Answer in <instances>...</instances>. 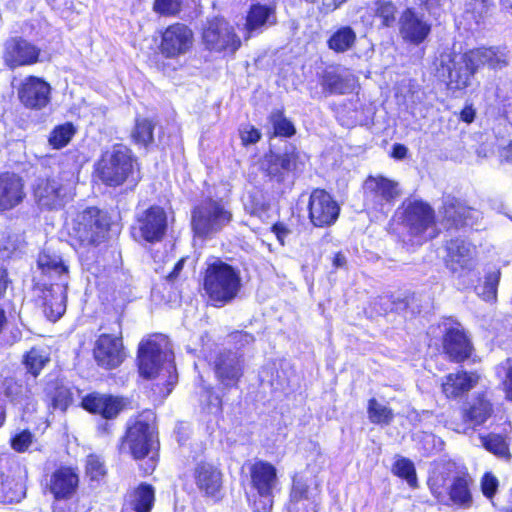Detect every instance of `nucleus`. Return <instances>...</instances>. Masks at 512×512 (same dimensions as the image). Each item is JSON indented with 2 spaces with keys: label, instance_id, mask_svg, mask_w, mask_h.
I'll use <instances>...</instances> for the list:
<instances>
[{
  "label": "nucleus",
  "instance_id": "obj_1",
  "mask_svg": "<svg viewBox=\"0 0 512 512\" xmlns=\"http://www.w3.org/2000/svg\"><path fill=\"white\" fill-rule=\"evenodd\" d=\"M508 65V55L501 48H478L466 53L449 52L441 55L442 75L448 77L450 89L462 90L470 85L471 78L483 66L498 70Z\"/></svg>",
  "mask_w": 512,
  "mask_h": 512
},
{
  "label": "nucleus",
  "instance_id": "obj_2",
  "mask_svg": "<svg viewBox=\"0 0 512 512\" xmlns=\"http://www.w3.org/2000/svg\"><path fill=\"white\" fill-rule=\"evenodd\" d=\"M37 267L43 275L58 280L50 285L44 297L45 315L49 320L57 321L66 310L68 266L57 251L45 248L39 253Z\"/></svg>",
  "mask_w": 512,
  "mask_h": 512
},
{
  "label": "nucleus",
  "instance_id": "obj_3",
  "mask_svg": "<svg viewBox=\"0 0 512 512\" xmlns=\"http://www.w3.org/2000/svg\"><path fill=\"white\" fill-rule=\"evenodd\" d=\"M109 226L107 213L96 207L77 212L67 223L71 245L79 253L89 251L106 239Z\"/></svg>",
  "mask_w": 512,
  "mask_h": 512
},
{
  "label": "nucleus",
  "instance_id": "obj_4",
  "mask_svg": "<svg viewBox=\"0 0 512 512\" xmlns=\"http://www.w3.org/2000/svg\"><path fill=\"white\" fill-rule=\"evenodd\" d=\"M241 287V275L237 268L218 258L207 263L203 288L213 306L222 307L233 301Z\"/></svg>",
  "mask_w": 512,
  "mask_h": 512
},
{
  "label": "nucleus",
  "instance_id": "obj_5",
  "mask_svg": "<svg viewBox=\"0 0 512 512\" xmlns=\"http://www.w3.org/2000/svg\"><path fill=\"white\" fill-rule=\"evenodd\" d=\"M138 366L144 378H154L161 372H165L169 386H173L177 381L175 365L171 355L166 351V340L162 337L156 336L141 342L138 350Z\"/></svg>",
  "mask_w": 512,
  "mask_h": 512
},
{
  "label": "nucleus",
  "instance_id": "obj_6",
  "mask_svg": "<svg viewBox=\"0 0 512 512\" xmlns=\"http://www.w3.org/2000/svg\"><path fill=\"white\" fill-rule=\"evenodd\" d=\"M75 187L74 174L61 172L51 177H39L33 184V196L41 209H61L72 197Z\"/></svg>",
  "mask_w": 512,
  "mask_h": 512
},
{
  "label": "nucleus",
  "instance_id": "obj_7",
  "mask_svg": "<svg viewBox=\"0 0 512 512\" xmlns=\"http://www.w3.org/2000/svg\"><path fill=\"white\" fill-rule=\"evenodd\" d=\"M158 445L155 415L146 410L129 423L122 446L128 448L135 459H142Z\"/></svg>",
  "mask_w": 512,
  "mask_h": 512
},
{
  "label": "nucleus",
  "instance_id": "obj_8",
  "mask_svg": "<svg viewBox=\"0 0 512 512\" xmlns=\"http://www.w3.org/2000/svg\"><path fill=\"white\" fill-rule=\"evenodd\" d=\"M96 174L108 186L122 185L133 171L131 151L122 144H115L103 152L96 164Z\"/></svg>",
  "mask_w": 512,
  "mask_h": 512
},
{
  "label": "nucleus",
  "instance_id": "obj_9",
  "mask_svg": "<svg viewBox=\"0 0 512 512\" xmlns=\"http://www.w3.org/2000/svg\"><path fill=\"white\" fill-rule=\"evenodd\" d=\"M472 483V478L465 473L454 476L447 486L444 478L436 473L428 480L430 491L439 502L462 509H469L473 505Z\"/></svg>",
  "mask_w": 512,
  "mask_h": 512
},
{
  "label": "nucleus",
  "instance_id": "obj_10",
  "mask_svg": "<svg viewBox=\"0 0 512 512\" xmlns=\"http://www.w3.org/2000/svg\"><path fill=\"white\" fill-rule=\"evenodd\" d=\"M252 488L257 492V498L251 501L254 512H271L275 490L278 486L277 469L267 461L254 462L249 469Z\"/></svg>",
  "mask_w": 512,
  "mask_h": 512
},
{
  "label": "nucleus",
  "instance_id": "obj_11",
  "mask_svg": "<svg viewBox=\"0 0 512 512\" xmlns=\"http://www.w3.org/2000/svg\"><path fill=\"white\" fill-rule=\"evenodd\" d=\"M231 220V212L221 202L208 199L192 210L191 226L196 236L204 238L220 232Z\"/></svg>",
  "mask_w": 512,
  "mask_h": 512
},
{
  "label": "nucleus",
  "instance_id": "obj_12",
  "mask_svg": "<svg viewBox=\"0 0 512 512\" xmlns=\"http://www.w3.org/2000/svg\"><path fill=\"white\" fill-rule=\"evenodd\" d=\"M403 207V223L408 229L413 245H420L436 237L434 212L428 204L419 200H409L403 203Z\"/></svg>",
  "mask_w": 512,
  "mask_h": 512
},
{
  "label": "nucleus",
  "instance_id": "obj_13",
  "mask_svg": "<svg viewBox=\"0 0 512 512\" xmlns=\"http://www.w3.org/2000/svg\"><path fill=\"white\" fill-rule=\"evenodd\" d=\"M202 38L206 48L214 52L234 54L241 46V40L233 26L220 17L208 20Z\"/></svg>",
  "mask_w": 512,
  "mask_h": 512
},
{
  "label": "nucleus",
  "instance_id": "obj_14",
  "mask_svg": "<svg viewBox=\"0 0 512 512\" xmlns=\"http://www.w3.org/2000/svg\"><path fill=\"white\" fill-rule=\"evenodd\" d=\"M366 201L372 208L388 213L401 195L398 182L384 176H369L364 182Z\"/></svg>",
  "mask_w": 512,
  "mask_h": 512
},
{
  "label": "nucleus",
  "instance_id": "obj_15",
  "mask_svg": "<svg viewBox=\"0 0 512 512\" xmlns=\"http://www.w3.org/2000/svg\"><path fill=\"white\" fill-rule=\"evenodd\" d=\"M167 229V215L163 208L152 206L137 215L133 236L136 240L155 243L162 240Z\"/></svg>",
  "mask_w": 512,
  "mask_h": 512
},
{
  "label": "nucleus",
  "instance_id": "obj_16",
  "mask_svg": "<svg viewBox=\"0 0 512 512\" xmlns=\"http://www.w3.org/2000/svg\"><path fill=\"white\" fill-rule=\"evenodd\" d=\"M307 209L310 222L319 228L333 225L340 213L338 203L323 189L312 191Z\"/></svg>",
  "mask_w": 512,
  "mask_h": 512
},
{
  "label": "nucleus",
  "instance_id": "obj_17",
  "mask_svg": "<svg viewBox=\"0 0 512 512\" xmlns=\"http://www.w3.org/2000/svg\"><path fill=\"white\" fill-rule=\"evenodd\" d=\"M440 328L444 332V352L449 359L454 362H463L468 359L473 347L462 326L452 320H446Z\"/></svg>",
  "mask_w": 512,
  "mask_h": 512
},
{
  "label": "nucleus",
  "instance_id": "obj_18",
  "mask_svg": "<svg viewBox=\"0 0 512 512\" xmlns=\"http://www.w3.org/2000/svg\"><path fill=\"white\" fill-rule=\"evenodd\" d=\"M26 470L17 462L9 465L6 471L0 472V503H18L26 493Z\"/></svg>",
  "mask_w": 512,
  "mask_h": 512
},
{
  "label": "nucleus",
  "instance_id": "obj_19",
  "mask_svg": "<svg viewBox=\"0 0 512 512\" xmlns=\"http://www.w3.org/2000/svg\"><path fill=\"white\" fill-rule=\"evenodd\" d=\"M51 87L43 79L36 76L26 77L17 89L21 104L31 110H41L50 101Z\"/></svg>",
  "mask_w": 512,
  "mask_h": 512
},
{
  "label": "nucleus",
  "instance_id": "obj_20",
  "mask_svg": "<svg viewBox=\"0 0 512 512\" xmlns=\"http://www.w3.org/2000/svg\"><path fill=\"white\" fill-rule=\"evenodd\" d=\"M93 355L97 364L102 368L118 367L126 357L121 337L101 334L95 341Z\"/></svg>",
  "mask_w": 512,
  "mask_h": 512
},
{
  "label": "nucleus",
  "instance_id": "obj_21",
  "mask_svg": "<svg viewBox=\"0 0 512 512\" xmlns=\"http://www.w3.org/2000/svg\"><path fill=\"white\" fill-rule=\"evenodd\" d=\"M25 181L14 172L0 173V212L11 211L26 198Z\"/></svg>",
  "mask_w": 512,
  "mask_h": 512
},
{
  "label": "nucleus",
  "instance_id": "obj_22",
  "mask_svg": "<svg viewBox=\"0 0 512 512\" xmlns=\"http://www.w3.org/2000/svg\"><path fill=\"white\" fill-rule=\"evenodd\" d=\"M193 33L186 25L177 23L170 25L162 34L161 53L174 58L185 54L192 46Z\"/></svg>",
  "mask_w": 512,
  "mask_h": 512
},
{
  "label": "nucleus",
  "instance_id": "obj_23",
  "mask_svg": "<svg viewBox=\"0 0 512 512\" xmlns=\"http://www.w3.org/2000/svg\"><path fill=\"white\" fill-rule=\"evenodd\" d=\"M214 372L225 388L236 387L243 375L242 360L235 352H222L214 361Z\"/></svg>",
  "mask_w": 512,
  "mask_h": 512
},
{
  "label": "nucleus",
  "instance_id": "obj_24",
  "mask_svg": "<svg viewBox=\"0 0 512 512\" xmlns=\"http://www.w3.org/2000/svg\"><path fill=\"white\" fill-rule=\"evenodd\" d=\"M39 53L40 50L28 41L14 38L5 43L3 59L9 68L15 69L36 63Z\"/></svg>",
  "mask_w": 512,
  "mask_h": 512
},
{
  "label": "nucleus",
  "instance_id": "obj_25",
  "mask_svg": "<svg viewBox=\"0 0 512 512\" xmlns=\"http://www.w3.org/2000/svg\"><path fill=\"white\" fill-rule=\"evenodd\" d=\"M81 405L90 413L98 414L105 419H113L123 409L124 402L119 397L93 392L82 399Z\"/></svg>",
  "mask_w": 512,
  "mask_h": 512
},
{
  "label": "nucleus",
  "instance_id": "obj_26",
  "mask_svg": "<svg viewBox=\"0 0 512 512\" xmlns=\"http://www.w3.org/2000/svg\"><path fill=\"white\" fill-rule=\"evenodd\" d=\"M399 24L402 38L414 45L421 44L431 30L430 24L410 8L402 13Z\"/></svg>",
  "mask_w": 512,
  "mask_h": 512
},
{
  "label": "nucleus",
  "instance_id": "obj_27",
  "mask_svg": "<svg viewBox=\"0 0 512 512\" xmlns=\"http://www.w3.org/2000/svg\"><path fill=\"white\" fill-rule=\"evenodd\" d=\"M78 484L79 476L74 469L60 467L51 474L48 488L56 500H67L75 494Z\"/></svg>",
  "mask_w": 512,
  "mask_h": 512
},
{
  "label": "nucleus",
  "instance_id": "obj_28",
  "mask_svg": "<svg viewBox=\"0 0 512 512\" xmlns=\"http://www.w3.org/2000/svg\"><path fill=\"white\" fill-rule=\"evenodd\" d=\"M276 22L275 4L256 3L251 5L246 17L245 38L249 39L254 32H261L264 28L275 25Z\"/></svg>",
  "mask_w": 512,
  "mask_h": 512
},
{
  "label": "nucleus",
  "instance_id": "obj_29",
  "mask_svg": "<svg viewBox=\"0 0 512 512\" xmlns=\"http://www.w3.org/2000/svg\"><path fill=\"white\" fill-rule=\"evenodd\" d=\"M480 376L475 372L459 370L444 377L442 392L447 398L456 399L467 394L479 382Z\"/></svg>",
  "mask_w": 512,
  "mask_h": 512
},
{
  "label": "nucleus",
  "instance_id": "obj_30",
  "mask_svg": "<svg viewBox=\"0 0 512 512\" xmlns=\"http://www.w3.org/2000/svg\"><path fill=\"white\" fill-rule=\"evenodd\" d=\"M194 480L200 492L216 497L222 486V473L213 464L200 462L194 469Z\"/></svg>",
  "mask_w": 512,
  "mask_h": 512
},
{
  "label": "nucleus",
  "instance_id": "obj_31",
  "mask_svg": "<svg viewBox=\"0 0 512 512\" xmlns=\"http://www.w3.org/2000/svg\"><path fill=\"white\" fill-rule=\"evenodd\" d=\"M446 266L457 273L470 267L474 247L463 239H451L446 245Z\"/></svg>",
  "mask_w": 512,
  "mask_h": 512
},
{
  "label": "nucleus",
  "instance_id": "obj_32",
  "mask_svg": "<svg viewBox=\"0 0 512 512\" xmlns=\"http://www.w3.org/2000/svg\"><path fill=\"white\" fill-rule=\"evenodd\" d=\"M155 500L152 486L140 484L127 495L122 512H150Z\"/></svg>",
  "mask_w": 512,
  "mask_h": 512
},
{
  "label": "nucleus",
  "instance_id": "obj_33",
  "mask_svg": "<svg viewBox=\"0 0 512 512\" xmlns=\"http://www.w3.org/2000/svg\"><path fill=\"white\" fill-rule=\"evenodd\" d=\"M287 512H317L316 504L308 497V486L300 479H293Z\"/></svg>",
  "mask_w": 512,
  "mask_h": 512
},
{
  "label": "nucleus",
  "instance_id": "obj_34",
  "mask_svg": "<svg viewBox=\"0 0 512 512\" xmlns=\"http://www.w3.org/2000/svg\"><path fill=\"white\" fill-rule=\"evenodd\" d=\"M472 212L473 210L471 208L465 206L458 199L451 196L444 198V217L451 223V225L456 227L470 225L468 218Z\"/></svg>",
  "mask_w": 512,
  "mask_h": 512
},
{
  "label": "nucleus",
  "instance_id": "obj_35",
  "mask_svg": "<svg viewBox=\"0 0 512 512\" xmlns=\"http://www.w3.org/2000/svg\"><path fill=\"white\" fill-rule=\"evenodd\" d=\"M5 394L13 404L21 408H26L30 404L31 390L23 382L7 380Z\"/></svg>",
  "mask_w": 512,
  "mask_h": 512
},
{
  "label": "nucleus",
  "instance_id": "obj_36",
  "mask_svg": "<svg viewBox=\"0 0 512 512\" xmlns=\"http://www.w3.org/2000/svg\"><path fill=\"white\" fill-rule=\"evenodd\" d=\"M492 414V404L484 395H478L470 408L466 411L465 417L476 425L483 424Z\"/></svg>",
  "mask_w": 512,
  "mask_h": 512
},
{
  "label": "nucleus",
  "instance_id": "obj_37",
  "mask_svg": "<svg viewBox=\"0 0 512 512\" xmlns=\"http://www.w3.org/2000/svg\"><path fill=\"white\" fill-rule=\"evenodd\" d=\"M356 41V34L349 26H344L335 31L328 40V46L335 52L342 53L349 50Z\"/></svg>",
  "mask_w": 512,
  "mask_h": 512
},
{
  "label": "nucleus",
  "instance_id": "obj_38",
  "mask_svg": "<svg viewBox=\"0 0 512 512\" xmlns=\"http://www.w3.org/2000/svg\"><path fill=\"white\" fill-rule=\"evenodd\" d=\"M75 132L76 129L72 123L58 125L50 133L49 144L55 149H61L70 142Z\"/></svg>",
  "mask_w": 512,
  "mask_h": 512
},
{
  "label": "nucleus",
  "instance_id": "obj_39",
  "mask_svg": "<svg viewBox=\"0 0 512 512\" xmlns=\"http://www.w3.org/2000/svg\"><path fill=\"white\" fill-rule=\"evenodd\" d=\"M368 416L375 424H388L393 419L392 410L374 398L369 400Z\"/></svg>",
  "mask_w": 512,
  "mask_h": 512
},
{
  "label": "nucleus",
  "instance_id": "obj_40",
  "mask_svg": "<svg viewBox=\"0 0 512 512\" xmlns=\"http://www.w3.org/2000/svg\"><path fill=\"white\" fill-rule=\"evenodd\" d=\"M269 121L273 126L275 136L291 137L296 132L292 122L280 110L273 111L269 116Z\"/></svg>",
  "mask_w": 512,
  "mask_h": 512
},
{
  "label": "nucleus",
  "instance_id": "obj_41",
  "mask_svg": "<svg viewBox=\"0 0 512 512\" xmlns=\"http://www.w3.org/2000/svg\"><path fill=\"white\" fill-rule=\"evenodd\" d=\"M500 279V271L488 272L483 285L476 288L477 294L485 301H492L496 298L497 287Z\"/></svg>",
  "mask_w": 512,
  "mask_h": 512
},
{
  "label": "nucleus",
  "instance_id": "obj_42",
  "mask_svg": "<svg viewBox=\"0 0 512 512\" xmlns=\"http://www.w3.org/2000/svg\"><path fill=\"white\" fill-rule=\"evenodd\" d=\"M393 473L406 480L412 488L417 486L415 467L412 461L407 458H399L393 465Z\"/></svg>",
  "mask_w": 512,
  "mask_h": 512
},
{
  "label": "nucleus",
  "instance_id": "obj_43",
  "mask_svg": "<svg viewBox=\"0 0 512 512\" xmlns=\"http://www.w3.org/2000/svg\"><path fill=\"white\" fill-rule=\"evenodd\" d=\"M481 445L489 452L499 457L509 455L508 446L501 435L490 434L488 436H480Z\"/></svg>",
  "mask_w": 512,
  "mask_h": 512
},
{
  "label": "nucleus",
  "instance_id": "obj_44",
  "mask_svg": "<svg viewBox=\"0 0 512 512\" xmlns=\"http://www.w3.org/2000/svg\"><path fill=\"white\" fill-rule=\"evenodd\" d=\"M48 360L47 355L43 351L33 348L26 354L24 363L27 370L33 376H37Z\"/></svg>",
  "mask_w": 512,
  "mask_h": 512
},
{
  "label": "nucleus",
  "instance_id": "obj_45",
  "mask_svg": "<svg viewBox=\"0 0 512 512\" xmlns=\"http://www.w3.org/2000/svg\"><path fill=\"white\" fill-rule=\"evenodd\" d=\"M136 143L143 146L148 145L153 140V124L148 119H137L135 130L132 134Z\"/></svg>",
  "mask_w": 512,
  "mask_h": 512
},
{
  "label": "nucleus",
  "instance_id": "obj_46",
  "mask_svg": "<svg viewBox=\"0 0 512 512\" xmlns=\"http://www.w3.org/2000/svg\"><path fill=\"white\" fill-rule=\"evenodd\" d=\"M323 86L330 93L344 94L350 88L348 81L334 72H326Z\"/></svg>",
  "mask_w": 512,
  "mask_h": 512
},
{
  "label": "nucleus",
  "instance_id": "obj_47",
  "mask_svg": "<svg viewBox=\"0 0 512 512\" xmlns=\"http://www.w3.org/2000/svg\"><path fill=\"white\" fill-rule=\"evenodd\" d=\"M86 474L92 481H99L105 476L106 467L98 455L90 454L87 456Z\"/></svg>",
  "mask_w": 512,
  "mask_h": 512
},
{
  "label": "nucleus",
  "instance_id": "obj_48",
  "mask_svg": "<svg viewBox=\"0 0 512 512\" xmlns=\"http://www.w3.org/2000/svg\"><path fill=\"white\" fill-rule=\"evenodd\" d=\"M21 245V239L18 235L10 233H0V251L3 257H10Z\"/></svg>",
  "mask_w": 512,
  "mask_h": 512
},
{
  "label": "nucleus",
  "instance_id": "obj_49",
  "mask_svg": "<svg viewBox=\"0 0 512 512\" xmlns=\"http://www.w3.org/2000/svg\"><path fill=\"white\" fill-rule=\"evenodd\" d=\"M376 15L382 19L384 26H391L395 22L396 7L389 1L376 2Z\"/></svg>",
  "mask_w": 512,
  "mask_h": 512
},
{
  "label": "nucleus",
  "instance_id": "obj_50",
  "mask_svg": "<svg viewBox=\"0 0 512 512\" xmlns=\"http://www.w3.org/2000/svg\"><path fill=\"white\" fill-rule=\"evenodd\" d=\"M183 0H154V11L165 16H173L180 12Z\"/></svg>",
  "mask_w": 512,
  "mask_h": 512
},
{
  "label": "nucleus",
  "instance_id": "obj_51",
  "mask_svg": "<svg viewBox=\"0 0 512 512\" xmlns=\"http://www.w3.org/2000/svg\"><path fill=\"white\" fill-rule=\"evenodd\" d=\"M466 13L472 14L478 22L487 12L491 6L490 0H467Z\"/></svg>",
  "mask_w": 512,
  "mask_h": 512
},
{
  "label": "nucleus",
  "instance_id": "obj_52",
  "mask_svg": "<svg viewBox=\"0 0 512 512\" xmlns=\"http://www.w3.org/2000/svg\"><path fill=\"white\" fill-rule=\"evenodd\" d=\"M497 375H504L503 387L506 398L512 401V365L509 359L497 367Z\"/></svg>",
  "mask_w": 512,
  "mask_h": 512
},
{
  "label": "nucleus",
  "instance_id": "obj_53",
  "mask_svg": "<svg viewBox=\"0 0 512 512\" xmlns=\"http://www.w3.org/2000/svg\"><path fill=\"white\" fill-rule=\"evenodd\" d=\"M201 402L204 403L208 413L216 414L221 411V399L211 388L204 389Z\"/></svg>",
  "mask_w": 512,
  "mask_h": 512
},
{
  "label": "nucleus",
  "instance_id": "obj_54",
  "mask_svg": "<svg viewBox=\"0 0 512 512\" xmlns=\"http://www.w3.org/2000/svg\"><path fill=\"white\" fill-rule=\"evenodd\" d=\"M33 434L28 430L17 433L11 440L12 448L20 453L28 450L33 442Z\"/></svg>",
  "mask_w": 512,
  "mask_h": 512
},
{
  "label": "nucleus",
  "instance_id": "obj_55",
  "mask_svg": "<svg viewBox=\"0 0 512 512\" xmlns=\"http://www.w3.org/2000/svg\"><path fill=\"white\" fill-rule=\"evenodd\" d=\"M481 489L487 498H492L498 489V479L492 473H485L481 480Z\"/></svg>",
  "mask_w": 512,
  "mask_h": 512
},
{
  "label": "nucleus",
  "instance_id": "obj_56",
  "mask_svg": "<svg viewBox=\"0 0 512 512\" xmlns=\"http://www.w3.org/2000/svg\"><path fill=\"white\" fill-rule=\"evenodd\" d=\"M72 401L71 393L66 388L57 390L53 397V407L61 411H65Z\"/></svg>",
  "mask_w": 512,
  "mask_h": 512
},
{
  "label": "nucleus",
  "instance_id": "obj_57",
  "mask_svg": "<svg viewBox=\"0 0 512 512\" xmlns=\"http://www.w3.org/2000/svg\"><path fill=\"white\" fill-rule=\"evenodd\" d=\"M240 137L244 145L254 144L259 141L261 134L260 132L251 125L243 126L240 129Z\"/></svg>",
  "mask_w": 512,
  "mask_h": 512
},
{
  "label": "nucleus",
  "instance_id": "obj_58",
  "mask_svg": "<svg viewBox=\"0 0 512 512\" xmlns=\"http://www.w3.org/2000/svg\"><path fill=\"white\" fill-rule=\"evenodd\" d=\"M272 230L274 234L276 235L278 241L281 244H284V240L286 236L290 233L289 229L282 223H277L273 225Z\"/></svg>",
  "mask_w": 512,
  "mask_h": 512
},
{
  "label": "nucleus",
  "instance_id": "obj_59",
  "mask_svg": "<svg viewBox=\"0 0 512 512\" xmlns=\"http://www.w3.org/2000/svg\"><path fill=\"white\" fill-rule=\"evenodd\" d=\"M461 119L466 123H471L475 117V110L472 106H465L461 111Z\"/></svg>",
  "mask_w": 512,
  "mask_h": 512
},
{
  "label": "nucleus",
  "instance_id": "obj_60",
  "mask_svg": "<svg viewBox=\"0 0 512 512\" xmlns=\"http://www.w3.org/2000/svg\"><path fill=\"white\" fill-rule=\"evenodd\" d=\"M408 149L402 144H395L392 149V156L395 159H403L406 157Z\"/></svg>",
  "mask_w": 512,
  "mask_h": 512
},
{
  "label": "nucleus",
  "instance_id": "obj_61",
  "mask_svg": "<svg viewBox=\"0 0 512 512\" xmlns=\"http://www.w3.org/2000/svg\"><path fill=\"white\" fill-rule=\"evenodd\" d=\"M279 164L282 169L284 170H291L292 169V160L288 155H284L279 158Z\"/></svg>",
  "mask_w": 512,
  "mask_h": 512
},
{
  "label": "nucleus",
  "instance_id": "obj_62",
  "mask_svg": "<svg viewBox=\"0 0 512 512\" xmlns=\"http://www.w3.org/2000/svg\"><path fill=\"white\" fill-rule=\"evenodd\" d=\"M184 265V259H180L174 266L173 271L168 275L169 280H173L177 277L179 272L182 270Z\"/></svg>",
  "mask_w": 512,
  "mask_h": 512
},
{
  "label": "nucleus",
  "instance_id": "obj_63",
  "mask_svg": "<svg viewBox=\"0 0 512 512\" xmlns=\"http://www.w3.org/2000/svg\"><path fill=\"white\" fill-rule=\"evenodd\" d=\"M346 264V258L343 254L337 253L333 258V265L336 268L343 267Z\"/></svg>",
  "mask_w": 512,
  "mask_h": 512
},
{
  "label": "nucleus",
  "instance_id": "obj_64",
  "mask_svg": "<svg viewBox=\"0 0 512 512\" xmlns=\"http://www.w3.org/2000/svg\"><path fill=\"white\" fill-rule=\"evenodd\" d=\"M504 157L506 161L512 163V142L504 149Z\"/></svg>",
  "mask_w": 512,
  "mask_h": 512
}]
</instances>
